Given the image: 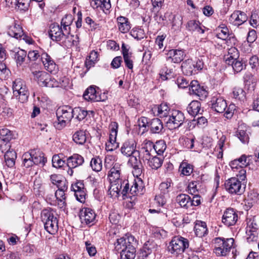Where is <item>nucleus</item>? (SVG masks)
<instances>
[{"label": "nucleus", "instance_id": "54", "mask_svg": "<svg viewBox=\"0 0 259 259\" xmlns=\"http://www.w3.org/2000/svg\"><path fill=\"white\" fill-rule=\"evenodd\" d=\"M52 165L54 167L60 168L63 167L65 164V161L58 155H55L52 157Z\"/></svg>", "mask_w": 259, "mask_h": 259}, {"label": "nucleus", "instance_id": "6", "mask_svg": "<svg viewBox=\"0 0 259 259\" xmlns=\"http://www.w3.org/2000/svg\"><path fill=\"white\" fill-rule=\"evenodd\" d=\"M188 240L181 236H175L170 242L168 246V251L176 256L181 254L188 248Z\"/></svg>", "mask_w": 259, "mask_h": 259}, {"label": "nucleus", "instance_id": "3", "mask_svg": "<svg viewBox=\"0 0 259 259\" xmlns=\"http://www.w3.org/2000/svg\"><path fill=\"white\" fill-rule=\"evenodd\" d=\"M57 121L54 122V126L60 130L66 126L73 118L72 108L68 106L60 107L56 111Z\"/></svg>", "mask_w": 259, "mask_h": 259}, {"label": "nucleus", "instance_id": "50", "mask_svg": "<svg viewBox=\"0 0 259 259\" xmlns=\"http://www.w3.org/2000/svg\"><path fill=\"white\" fill-rule=\"evenodd\" d=\"M166 145L164 140H161L157 141L154 144L153 150L157 154L161 155L165 150Z\"/></svg>", "mask_w": 259, "mask_h": 259}, {"label": "nucleus", "instance_id": "37", "mask_svg": "<svg viewBox=\"0 0 259 259\" xmlns=\"http://www.w3.org/2000/svg\"><path fill=\"white\" fill-rule=\"evenodd\" d=\"M190 197L185 194H181L176 197L177 202L182 207L188 208L190 207Z\"/></svg>", "mask_w": 259, "mask_h": 259}, {"label": "nucleus", "instance_id": "48", "mask_svg": "<svg viewBox=\"0 0 259 259\" xmlns=\"http://www.w3.org/2000/svg\"><path fill=\"white\" fill-rule=\"evenodd\" d=\"M73 21V18L71 15H66L61 20V26L63 27L64 31H70V25Z\"/></svg>", "mask_w": 259, "mask_h": 259}, {"label": "nucleus", "instance_id": "41", "mask_svg": "<svg viewBox=\"0 0 259 259\" xmlns=\"http://www.w3.org/2000/svg\"><path fill=\"white\" fill-rule=\"evenodd\" d=\"M155 109V110H157V115L161 118L165 117V119H166L171 111L168 106L165 103L161 104L160 105L157 106Z\"/></svg>", "mask_w": 259, "mask_h": 259}, {"label": "nucleus", "instance_id": "22", "mask_svg": "<svg viewBox=\"0 0 259 259\" xmlns=\"http://www.w3.org/2000/svg\"><path fill=\"white\" fill-rule=\"evenodd\" d=\"M28 153L31 156V160L33 161L34 164L38 165L41 164L42 166L47 161L44 154L39 150H31Z\"/></svg>", "mask_w": 259, "mask_h": 259}, {"label": "nucleus", "instance_id": "42", "mask_svg": "<svg viewBox=\"0 0 259 259\" xmlns=\"http://www.w3.org/2000/svg\"><path fill=\"white\" fill-rule=\"evenodd\" d=\"M226 137L225 135H222L218 142V144L215 147V149L219 152L218 158H221L223 157V151L226 149V144H225Z\"/></svg>", "mask_w": 259, "mask_h": 259}, {"label": "nucleus", "instance_id": "5", "mask_svg": "<svg viewBox=\"0 0 259 259\" xmlns=\"http://www.w3.org/2000/svg\"><path fill=\"white\" fill-rule=\"evenodd\" d=\"M41 218L46 231L50 234H54L58 229V220L54 212L49 209H44L41 213Z\"/></svg>", "mask_w": 259, "mask_h": 259}, {"label": "nucleus", "instance_id": "23", "mask_svg": "<svg viewBox=\"0 0 259 259\" xmlns=\"http://www.w3.org/2000/svg\"><path fill=\"white\" fill-rule=\"evenodd\" d=\"M212 108L218 113H223L226 110L227 105L226 101L222 97L213 98L212 100Z\"/></svg>", "mask_w": 259, "mask_h": 259}, {"label": "nucleus", "instance_id": "17", "mask_svg": "<svg viewBox=\"0 0 259 259\" xmlns=\"http://www.w3.org/2000/svg\"><path fill=\"white\" fill-rule=\"evenodd\" d=\"M65 35H66L63 28L57 24H52L50 27L49 35L53 41H59L63 39Z\"/></svg>", "mask_w": 259, "mask_h": 259}, {"label": "nucleus", "instance_id": "31", "mask_svg": "<svg viewBox=\"0 0 259 259\" xmlns=\"http://www.w3.org/2000/svg\"><path fill=\"white\" fill-rule=\"evenodd\" d=\"M194 231L196 235L202 237L207 234V229L205 222L197 221L194 226Z\"/></svg>", "mask_w": 259, "mask_h": 259}, {"label": "nucleus", "instance_id": "63", "mask_svg": "<svg viewBox=\"0 0 259 259\" xmlns=\"http://www.w3.org/2000/svg\"><path fill=\"white\" fill-rule=\"evenodd\" d=\"M152 5V11L157 13L161 8L164 0H151Z\"/></svg>", "mask_w": 259, "mask_h": 259}, {"label": "nucleus", "instance_id": "13", "mask_svg": "<svg viewBox=\"0 0 259 259\" xmlns=\"http://www.w3.org/2000/svg\"><path fill=\"white\" fill-rule=\"evenodd\" d=\"M189 92L191 94L195 95L199 97L200 100H203L208 95L207 91L198 83L197 80H192L189 84Z\"/></svg>", "mask_w": 259, "mask_h": 259}, {"label": "nucleus", "instance_id": "27", "mask_svg": "<svg viewBox=\"0 0 259 259\" xmlns=\"http://www.w3.org/2000/svg\"><path fill=\"white\" fill-rule=\"evenodd\" d=\"M187 110L188 113L195 116L199 114H201L203 111L201 107V103L198 101H192L188 106Z\"/></svg>", "mask_w": 259, "mask_h": 259}, {"label": "nucleus", "instance_id": "20", "mask_svg": "<svg viewBox=\"0 0 259 259\" xmlns=\"http://www.w3.org/2000/svg\"><path fill=\"white\" fill-rule=\"evenodd\" d=\"M184 52L181 50H170L167 54L166 59L168 61L177 63L181 62L184 58Z\"/></svg>", "mask_w": 259, "mask_h": 259}, {"label": "nucleus", "instance_id": "38", "mask_svg": "<svg viewBox=\"0 0 259 259\" xmlns=\"http://www.w3.org/2000/svg\"><path fill=\"white\" fill-rule=\"evenodd\" d=\"M66 191L57 190L55 193V197L58 207L60 208H64L66 205Z\"/></svg>", "mask_w": 259, "mask_h": 259}, {"label": "nucleus", "instance_id": "53", "mask_svg": "<svg viewBox=\"0 0 259 259\" xmlns=\"http://www.w3.org/2000/svg\"><path fill=\"white\" fill-rule=\"evenodd\" d=\"M131 35L137 40H141L145 37V33L143 29L139 28H133L130 32Z\"/></svg>", "mask_w": 259, "mask_h": 259}, {"label": "nucleus", "instance_id": "12", "mask_svg": "<svg viewBox=\"0 0 259 259\" xmlns=\"http://www.w3.org/2000/svg\"><path fill=\"white\" fill-rule=\"evenodd\" d=\"M135 238L132 235H126L125 237L117 239L114 243L115 248L117 250H122L134 246Z\"/></svg>", "mask_w": 259, "mask_h": 259}, {"label": "nucleus", "instance_id": "59", "mask_svg": "<svg viewBox=\"0 0 259 259\" xmlns=\"http://www.w3.org/2000/svg\"><path fill=\"white\" fill-rule=\"evenodd\" d=\"M31 157V156L28 152L25 153L23 155V165L27 168L31 166L34 164Z\"/></svg>", "mask_w": 259, "mask_h": 259}, {"label": "nucleus", "instance_id": "2", "mask_svg": "<svg viewBox=\"0 0 259 259\" xmlns=\"http://www.w3.org/2000/svg\"><path fill=\"white\" fill-rule=\"evenodd\" d=\"M213 252L217 256H226L234 248V240L232 238L217 237L213 239Z\"/></svg>", "mask_w": 259, "mask_h": 259}, {"label": "nucleus", "instance_id": "29", "mask_svg": "<svg viewBox=\"0 0 259 259\" xmlns=\"http://www.w3.org/2000/svg\"><path fill=\"white\" fill-rule=\"evenodd\" d=\"M186 28L189 31H197L201 34L205 31V27L201 25L199 21L196 20H189L187 23Z\"/></svg>", "mask_w": 259, "mask_h": 259}, {"label": "nucleus", "instance_id": "45", "mask_svg": "<svg viewBox=\"0 0 259 259\" xmlns=\"http://www.w3.org/2000/svg\"><path fill=\"white\" fill-rule=\"evenodd\" d=\"M232 95L233 98L239 101H243L245 98V91L242 88L238 87L233 88Z\"/></svg>", "mask_w": 259, "mask_h": 259}, {"label": "nucleus", "instance_id": "47", "mask_svg": "<svg viewBox=\"0 0 259 259\" xmlns=\"http://www.w3.org/2000/svg\"><path fill=\"white\" fill-rule=\"evenodd\" d=\"M65 33H66V35H65L63 39H64V42L66 46L71 47L77 45L78 40H76L78 39L77 35L74 36L73 35H71L70 31H66Z\"/></svg>", "mask_w": 259, "mask_h": 259}, {"label": "nucleus", "instance_id": "51", "mask_svg": "<svg viewBox=\"0 0 259 259\" xmlns=\"http://www.w3.org/2000/svg\"><path fill=\"white\" fill-rule=\"evenodd\" d=\"M90 165L93 170L100 171L102 168V161L99 157H95L92 159Z\"/></svg>", "mask_w": 259, "mask_h": 259}, {"label": "nucleus", "instance_id": "46", "mask_svg": "<svg viewBox=\"0 0 259 259\" xmlns=\"http://www.w3.org/2000/svg\"><path fill=\"white\" fill-rule=\"evenodd\" d=\"M14 138V134L13 132L7 128L0 130V139L7 143Z\"/></svg>", "mask_w": 259, "mask_h": 259}, {"label": "nucleus", "instance_id": "8", "mask_svg": "<svg viewBox=\"0 0 259 259\" xmlns=\"http://www.w3.org/2000/svg\"><path fill=\"white\" fill-rule=\"evenodd\" d=\"M226 190L230 194L241 195L244 191L245 187L242 186L241 182L238 178H231L225 183Z\"/></svg>", "mask_w": 259, "mask_h": 259}, {"label": "nucleus", "instance_id": "57", "mask_svg": "<svg viewBox=\"0 0 259 259\" xmlns=\"http://www.w3.org/2000/svg\"><path fill=\"white\" fill-rule=\"evenodd\" d=\"M159 75L162 80H165L173 77L174 73L172 69H166V71L161 70Z\"/></svg>", "mask_w": 259, "mask_h": 259}, {"label": "nucleus", "instance_id": "64", "mask_svg": "<svg viewBox=\"0 0 259 259\" xmlns=\"http://www.w3.org/2000/svg\"><path fill=\"white\" fill-rule=\"evenodd\" d=\"M44 87H49V88H56L59 87L60 85V83L59 81H58L54 78H52L50 76L49 77L48 80H46Z\"/></svg>", "mask_w": 259, "mask_h": 259}, {"label": "nucleus", "instance_id": "52", "mask_svg": "<svg viewBox=\"0 0 259 259\" xmlns=\"http://www.w3.org/2000/svg\"><path fill=\"white\" fill-rule=\"evenodd\" d=\"M234 71L237 73L241 72L245 68L246 64L243 60L237 59L231 64Z\"/></svg>", "mask_w": 259, "mask_h": 259}, {"label": "nucleus", "instance_id": "4", "mask_svg": "<svg viewBox=\"0 0 259 259\" xmlns=\"http://www.w3.org/2000/svg\"><path fill=\"white\" fill-rule=\"evenodd\" d=\"M14 96L20 102L26 103L28 101L30 94L25 83L20 78L15 79L13 82Z\"/></svg>", "mask_w": 259, "mask_h": 259}, {"label": "nucleus", "instance_id": "43", "mask_svg": "<svg viewBox=\"0 0 259 259\" xmlns=\"http://www.w3.org/2000/svg\"><path fill=\"white\" fill-rule=\"evenodd\" d=\"M193 170V165L186 162H182L179 166V171L184 176H190Z\"/></svg>", "mask_w": 259, "mask_h": 259}, {"label": "nucleus", "instance_id": "11", "mask_svg": "<svg viewBox=\"0 0 259 259\" xmlns=\"http://www.w3.org/2000/svg\"><path fill=\"white\" fill-rule=\"evenodd\" d=\"M83 97L85 100L93 102L104 101L107 98L104 93L102 95H100L95 88L92 86L85 90Z\"/></svg>", "mask_w": 259, "mask_h": 259}, {"label": "nucleus", "instance_id": "44", "mask_svg": "<svg viewBox=\"0 0 259 259\" xmlns=\"http://www.w3.org/2000/svg\"><path fill=\"white\" fill-rule=\"evenodd\" d=\"M88 111L80 107H76L72 109L73 117H75L79 121L85 118L88 114Z\"/></svg>", "mask_w": 259, "mask_h": 259}, {"label": "nucleus", "instance_id": "36", "mask_svg": "<svg viewBox=\"0 0 259 259\" xmlns=\"http://www.w3.org/2000/svg\"><path fill=\"white\" fill-rule=\"evenodd\" d=\"M92 5L94 8H100L104 12L111 8L110 0H94Z\"/></svg>", "mask_w": 259, "mask_h": 259}, {"label": "nucleus", "instance_id": "16", "mask_svg": "<svg viewBox=\"0 0 259 259\" xmlns=\"http://www.w3.org/2000/svg\"><path fill=\"white\" fill-rule=\"evenodd\" d=\"M247 15L241 11H235L230 16L229 21L234 26H239L247 20Z\"/></svg>", "mask_w": 259, "mask_h": 259}, {"label": "nucleus", "instance_id": "40", "mask_svg": "<svg viewBox=\"0 0 259 259\" xmlns=\"http://www.w3.org/2000/svg\"><path fill=\"white\" fill-rule=\"evenodd\" d=\"M72 138L73 140L76 144L82 145L87 140L85 132L83 130L77 131L74 134Z\"/></svg>", "mask_w": 259, "mask_h": 259}, {"label": "nucleus", "instance_id": "30", "mask_svg": "<svg viewBox=\"0 0 259 259\" xmlns=\"http://www.w3.org/2000/svg\"><path fill=\"white\" fill-rule=\"evenodd\" d=\"M149 126L150 132L153 134H159L163 128L162 121L157 118L150 120Z\"/></svg>", "mask_w": 259, "mask_h": 259}, {"label": "nucleus", "instance_id": "60", "mask_svg": "<svg viewBox=\"0 0 259 259\" xmlns=\"http://www.w3.org/2000/svg\"><path fill=\"white\" fill-rule=\"evenodd\" d=\"M218 38L223 40L226 39L229 36V30L227 27H222L221 30H218V33L216 34Z\"/></svg>", "mask_w": 259, "mask_h": 259}, {"label": "nucleus", "instance_id": "32", "mask_svg": "<svg viewBox=\"0 0 259 259\" xmlns=\"http://www.w3.org/2000/svg\"><path fill=\"white\" fill-rule=\"evenodd\" d=\"M34 79L37 80L40 86L44 87L46 80H48L49 74L43 71H35L32 72Z\"/></svg>", "mask_w": 259, "mask_h": 259}, {"label": "nucleus", "instance_id": "24", "mask_svg": "<svg viewBox=\"0 0 259 259\" xmlns=\"http://www.w3.org/2000/svg\"><path fill=\"white\" fill-rule=\"evenodd\" d=\"M84 162L83 157L78 154H74L67 159V165L69 168H74L81 165Z\"/></svg>", "mask_w": 259, "mask_h": 259}, {"label": "nucleus", "instance_id": "56", "mask_svg": "<svg viewBox=\"0 0 259 259\" xmlns=\"http://www.w3.org/2000/svg\"><path fill=\"white\" fill-rule=\"evenodd\" d=\"M246 239L248 242L256 241L257 240V232L251 231L250 229L246 230Z\"/></svg>", "mask_w": 259, "mask_h": 259}, {"label": "nucleus", "instance_id": "35", "mask_svg": "<svg viewBox=\"0 0 259 259\" xmlns=\"http://www.w3.org/2000/svg\"><path fill=\"white\" fill-rule=\"evenodd\" d=\"M158 246L154 241H148L144 244L142 249L143 256L147 257L149 254L156 250Z\"/></svg>", "mask_w": 259, "mask_h": 259}, {"label": "nucleus", "instance_id": "49", "mask_svg": "<svg viewBox=\"0 0 259 259\" xmlns=\"http://www.w3.org/2000/svg\"><path fill=\"white\" fill-rule=\"evenodd\" d=\"M27 55L26 52L20 50L15 54V59L17 66H21L24 62Z\"/></svg>", "mask_w": 259, "mask_h": 259}, {"label": "nucleus", "instance_id": "18", "mask_svg": "<svg viewBox=\"0 0 259 259\" xmlns=\"http://www.w3.org/2000/svg\"><path fill=\"white\" fill-rule=\"evenodd\" d=\"M96 214L94 211L90 208H85L80 212V219L82 223L87 225L93 224L95 220Z\"/></svg>", "mask_w": 259, "mask_h": 259}, {"label": "nucleus", "instance_id": "58", "mask_svg": "<svg viewBox=\"0 0 259 259\" xmlns=\"http://www.w3.org/2000/svg\"><path fill=\"white\" fill-rule=\"evenodd\" d=\"M236 135L243 143H247L249 141V136L246 131L242 130H238Z\"/></svg>", "mask_w": 259, "mask_h": 259}, {"label": "nucleus", "instance_id": "33", "mask_svg": "<svg viewBox=\"0 0 259 259\" xmlns=\"http://www.w3.org/2000/svg\"><path fill=\"white\" fill-rule=\"evenodd\" d=\"M182 69L183 73L187 75H191L196 72L192 60L188 59L183 62L182 64Z\"/></svg>", "mask_w": 259, "mask_h": 259}, {"label": "nucleus", "instance_id": "62", "mask_svg": "<svg viewBox=\"0 0 259 259\" xmlns=\"http://www.w3.org/2000/svg\"><path fill=\"white\" fill-rule=\"evenodd\" d=\"M98 54L97 52L92 51L89 56V61L87 62V65H93L98 60Z\"/></svg>", "mask_w": 259, "mask_h": 259}, {"label": "nucleus", "instance_id": "26", "mask_svg": "<svg viewBox=\"0 0 259 259\" xmlns=\"http://www.w3.org/2000/svg\"><path fill=\"white\" fill-rule=\"evenodd\" d=\"M117 25L118 30L122 33L127 32L131 28L128 19L123 16H119L116 18Z\"/></svg>", "mask_w": 259, "mask_h": 259}, {"label": "nucleus", "instance_id": "19", "mask_svg": "<svg viewBox=\"0 0 259 259\" xmlns=\"http://www.w3.org/2000/svg\"><path fill=\"white\" fill-rule=\"evenodd\" d=\"M41 60L45 69L51 73H56L57 70L56 65L52 58L47 53L41 55Z\"/></svg>", "mask_w": 259, "mask_h": 259}, {"label": "nucleus", "instance_id": "61", "mask_svg": "<svg viewBox=\"0 0 259 259\" xmlns=\"http://www.w3.org/2000/svg\"><path fill=\"white\" fill-rule=\"evenodd\" d=\"M170 187V183L169 182H163L161 183L160 185L159 189L160 191V194L165 195L167 196L169 192V188Z\"/></svg>", "mask_w": 259, "mask_h": 259}, {"label": "nucleus", "instance_id": "1", "mask_svg": "<svg viewBox=\"0 0 259 259\" xmlns=\"http://www.w3.org/2000/svg\"><path fill=\"white\" fill-rule=\"evenodd\" d=\"M108 177L110 183L108 193L111 197H117L120 193L123 196L128 194L129 189L128 181L126 180H122L121 167L119 163L114 164L109 172Z\"/></svg>", "mask_w": 259, "mask_h": 259}, {"label": "nucleus", "instance_id": "21", "mask_svg": "<svg viewBox=\"0 0 259 259\" xmlns=\"http://www.w3.org/2000/svg\"><path fill=\"white\" fill-rule=\"evenodd\" d=\"M144 186L143 182L141 179L135 180L133 185L129 191V193L133 196L142 195L144 193Z\"/></svg>", "mask_w": 259, "mask_h": 259}, {"label": "nucleus", "instance_id": "14", "mask_svg": "<svg viewBox=\"0 0 259 259\" xmlns=\"http://www.w3.org/2000/svg\"><path fill=\"white\" fill-rule=\"evenodd\" d=\"M137 142L134 139H130L125 141L120 148L121 153L126 157L135 153L138 154L136 150Z\"/></svg>", "mask_w": 259, "mask_h": 259}, {"label": "nucleus", "instance_id": "25", "mask_svg": "<svg viewBox=\"0 0 259 259\" xmlns=\"http://www.w3.org/2000/svg\"><path fill=\"white\" fill-rule=\"evenodd\" d=\"M128 161V164H130L135 170V172L138 174H139L142 172L141 168V162L140 158L141 155L138 152V154H133L131 156Z\"/></svg>", "mask_w": 259, "mask_h": 259}, {"label": "nucleus", "instance_id": "9", "mask_svg": "<svg viewBox=\"0 0 259 259\" xmlns=\"http://www.w3.org/2000/svg\"><path fill=\"white\" fill-rule=\"evenodd\" d=\"M118 125L116 122L111 124L109 140L106 143V150L108 151H112L118 147V143L116 142Z\"/></svg>", "mask_w": 259, "mask_h": 259}, {"label": "nucleus", "instance_id": "55", "mask_svg": "<svg viewBox=\"0 0 259 259\" xmlns=\"http://www.w3.org/2000/svg\"><path fill=\"white\" fill-rule=\"evenodd\" d=\"M252 157V155H242L239 158H237L240 163L239 166L245 167L248 165L251 162V158Z\"/></svg>", "mask_w": 259, "mask_h": 259}, {"label": "nucleus", "instance_id": "10", "mask_svg": "<svg viewBox=\"0 0 259 259\" xmlns=\"http://www.w3.org/2000/svg\"><path fill=\"white\" fill-rule=\"evenodd\" d=\"M154 144L150 140H145L141 145V148L138 152L141 155V159L144 161L149 159L150 156L154 152L153 150Z\"/></svg>", "mask_w": 259, "mask_h": 259}, {"label": "nucleus", "instance_id": "7", "mask_svg": "<svg viewBox=\"0 0 259 259\" xmlns=\"http://www.w3.org/2000/svg\"><path fill=\"white\" fill-rule=\"evenodd\" d=\"M183 112L179 110H171L168 116L165 119L166 126L169 129H176L180 127L185 121Z\"/></svg>", "mask_w": 259, "mask_h": 259}, {"label": "nucleus", "instance_id": "39", "mask_svg": "<svg viewBox=\"0 0 259 259\" xmlns=\"http://www.w3.org/2000/svg\"><path fill=\"white\" fill-rule=\"evenodd\" d=\"M136 252L135 246L129 247L126 249L120 251V259H134L136 256Z\"/></svg>", "mask_w": 259, "mask_h": 259}, {"label": "nucleus", "instance_id": "34", "mask_svg": "<svg viewBox=\"0 0 259 259\" xmlns=\"http://www.w3.org/2000/svg\"><path fill=\"white\" fill-rule=\"evenodd\" d=\"M149 157V159H145L147 161L148 165L153 169H157L160 167L163 163V158L161 157H157L156 156Z\"/></svg>", "mask_w": 259, "mask_h": 259}, {"label": "nucleus", "instance_id": "15", "mask_svg": "<svg viewBox=\"0 0 259 259\" xmlns=\"http://www.w3.org/2000/svg\"><path fill=\"white\" fill-rule=\"evenodd\" d=\"M238 219V214L233 208H228L224 212L222 222L227 226L230 227L236 224Z\"/></svg>", "mask_w": 259, "mask_h": 259}, {"label": "nucleus", "instance_id": "28", "mask_svg": "<svg viewBox=\"0 0 259 259\" xmlns=\"http://www.w3.org/2000/svg\"><path fill=\"white\" fill-rule=\"evenodd\" d=\"M8 34L10 36L18 39L24 35V32L20 25L14 23L9 27Z\"/></svg>", "mask_w": 259, "mask_h": 259}]
</instances>
